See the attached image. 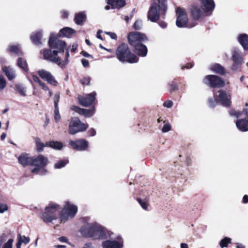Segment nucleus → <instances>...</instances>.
Masks as SVG:
<instances>
[{
	"instance_id": "a878e982",
	"label": "nucleus",
	"mask_w": 248,
	"mask_h": 248,
	"mask_svg": "<svg viewBox=\"0 0 248 248\" xmlns=\"http://www.w3.org/2000/svg\"><path fill=\"white\" fill-rule=\"evenodd\" d=\"M42 34L40 31L35 33H33L31 36V38L33 43L35 45H40L41 44V39Z\"/></svg>"
},
{
	"instance_id": "c03bdc74",
	"label": "nucleus",
	"mask_w": 248,
	"mask_h": 248,
	"mask_svg": "<svg viewBox=\"0 0 248 248\" xmlns=\"http://www.w3.org/2000/svg\"><path fill=\"white\" fill-rule=\"evenodd\" d=\"M171 125L170 124L167 123L162 128V131L163 133H166L169 132L171 130Z\"/></svg>"
},
{
	"instance_id": "b1692460",
	"label": "nucleus",
	"mask_w": 248,
	"mask_h": 248,
	"mask_svg": "<svg viewBox=\"0 0 248 248\" xmlns=\"http://www.w3.org/2000/svg\"><path fill=\"white\" fill-rule=\"evenodd\" d=\"M75 33V31L70 28L65 27L60 31L59 35L61 37L67 38L71 37Z\"/></svg>"
},
{
	"instance_id": "f03ea898",
	"label": "nucleus",
	"mask_w": 248,
	"mask_h": 248,
	"mask_svg": "<svg viewBox=\"0 0 248 248\" xmlns=\"http://www.w3.org/2000/svg\"><path fill=\"white\" fill-rule=\"evenodd\" d=\"M83 237H90L94 239H103L106 238V233L103 228L96 223H87L80 229Z\"/></svg>"
},
{
	"instance_id": "a211bd4d",
	"label": "nucleus",
	"mask_w": 248,
	"mask_h": 248,
	"mask_svg": "<svg viewBox=\"0 0 248 248\" xmlns=\"http://www.w3.org/2000/svg\"><path fill=\"white\" fill-rule=\"evenodd\" d=\"M232 58L233 62L232 69L235 70L237 66L243 63L242 58L240 55V52L237 48H234L232 51Z\"/></svg>"
},
{
	"instance_id": "7ed1b4c3",
	"label": "nucleus",
	"mask_w": 248,
	"mask_h": 248,
	"mask_svg": "<svg viewBox=\"0 0 248 248\" xmlns=\"http://www.w3.org/2000/svg\"><path fill=\"white\" fill-rule=\"evenodd\" d=\"M117 59L121 62L128 63H136L139 58L132 53L127 44H123L119 46L116 50Z\"/></svg>"
},
{
	"instance_id": "bb28decb",
	"label": "nucleus",
	"mask_w": 248,
	"mask_h": 248,
	"mask_svg": "<svg viewBox=\"0 0 248 248\" xmlns=\"http://www.w3.org/2000/svg\"><path fill=\"white\" fill-rule=\"evenodd\" d=\"M2 70L5 74L9 80H11L14 79L16 77L15 70L10 67H3Z\"/></svg>"
},
{
	"instance_id": "338daca9",
	"label": "nucleus",
	"mask_w": 248,
	"mask_h": 248,
	"mask_svg": "<svg viewBox=\"0 0 248 248\" xmlns=\"http://www.w3.org/2000/svg\"><path fill=\"white\" fill-rule=\"evenodd\" d=\"M181 248H188V245L186 243H181Z\"/></svg>"
},
{
	"instance_id": "69168bd1",
	"label": "nucleus",
	"mask_w": 248,
	"mask_h": 248,
	"mask_svg": "<svg viewBox=\"0 0 248 248\" xmlns=\"http://www.w3.org/2000/svg\"><path fill=\"white\" fill-rule=\"evenodd\" d=\"M83 248H92V244L90 243H87L85 244L83 247Z\"/></svg>"
},
{
	"instance_id": "5701e85b",
	"label": "nucleus",
	"mask_w": 248,
	"mask_h": 248,
	"mask_svg": "<svg viewBox=\"0 0 248 248\" xmlns=\"http://www.w3.org/2000/svg\"><path fill=\"white\" fill-rule=\"evenodd\" d=\"M19 163L22 166L31 165L32 157L28 154H21L18 158Z\"/></svg>"
},
{
	"instance_id": "423d86ee",
	"label": "nucleus",
	"mask_w": 248,
	"mask_h": 248,
	"mask_svg": "<svg viewBox=\"0 0 248 248\" xmlns=\"http://www.w3.org/2000/svg\"><path fill=\"white\" fill-rule=\"evenodd\" d=\"M229 113L231 116L236 117L244 116V119L238 120L236 122V125L238 129L241 131H248V110L247 108L244 109L241 112L232 110L230 111Z\"/></svg>"
},
{
	"instance_id": "20e7f679",
	"label": "nucleus",
	"mask_w": 248,
	"mask_h": 248,
	"mask_svg": "<svg viewBox=\"0 0 248 248\" xmlns=\"http://www.w3.org/2000/svg\"><path fill=\"white\" fill-rule=\"evenodd\" d=\"M60 212H61V209L58 205L54 203L50 204L46 207L45 211L42 214V218L46 222H50L58 217Z\"/></svg>"
},
{
	"instance_id": "aec40b11",
	"label": "nucleus",
	"mask_w": 248,
	"mask_h": 248,
	"mask_svg": "<svg viewBox=\"0 0 248 248\" xmlns=\"http://www.w3.org/2000/svg\"><path fill=\"white\" fill-rule=\"evenodd\" d=\"M103 248H122L123 244L122 242L115 240H107L102 243Z\"/></svg>"
},
{
	"instance_id": "8fccbe9b",
	"label": "nucleus",
	"mask_w": 248,
	"mask_h": 248,
	"mask_svg": "<svg viewBox=\"0 0 248 248\" xmlns=\"http://www.w3.org/2000/svg\"><path fill=\"white\" fill-rule=\"evenodd\" d=\"M90 82V78L86 77L81 80V82L83 85H88Z\"/></svg>"
},
{
	"instance_id": "c85d7f7f",
	"label": "nucleus",
	"mask_w": 248,
	"mask_h": 248,
	"mask_svg": "<svg viewBox=\"0 0 248 248\" xmlns=\"http://www.w3.org/2000/svg\"><path fill=\"white\" fill-rule=\"evenodd\" d=\"M210 69L218 74L224 75L225 74V69L224 67L218 63H216L211 65Z\"/></svg>"
},
{
	"instance_id": "bf43d9fd",
	"label": "nucleus",
	"mask_w": 248,
	"mask_h": 248,
	"mask_svg": "<svg viewBox=\"0 0 248 248\" xmlns=\"http://www.w3.org/2000/svg\"><path fill=\"white\" fill-rule=\"evenodd\" d=\"M19 92L22 95H23V96L26 95V91L23 88L19 89Z\"/></svg>"
},
{
	"instance_id": "39448f33",
	"label": "nucleus",
	"mask_w": 248,
	"mask_h": 248,
	"mask_svg": "<svg viewBox=\"0 0 248 248\" xmlns=\"http://www.w3.org/2000/svg\"><path fill=\"white\" fill-rule=\"evenodd\" d=\"M215 99H209V106L214 108L217 104V100H218L223 106H229L231 104V95L225 91L220 90L215 94Z\"/></svg>"
},
{
	"instance_id": "473e14b6",
	"label": "nucleus",
	"mask_w": 248,
	"mask_h": 248,
	"mask_svg": "<svg viewBox=\"0 0 248 248\" xmlns=\"http://www.w3.org/2000/svg\"><path fill=\"white\" fill-rule=\"evenodd\" d=\"M158 9L162 11L163 15H165L167 10L166 0H158Z\"/></svg>"
},
{
	"instance_id": "5fc2aeb1",
	"label": "nucleus",
	"mask_w": 248,
	"mask_h": 248,
	"mask_svg": "<svg viewBox=\"0 0 248 248\" xmlns=\"http://www.w3.org/2000/svg\"><path fill=\"white\" fill-rule=\"evenodd\" d=\"M88 133L91 136H94L96 134V131L94 129L91 128L88 131Z\"/></svg>"
},
{
	"instance_id": "2f4dec72",
	"label": "nucleus",
	"mask_w": 248,
	"mask_h": 248,
	"mask_svg": "<svg viewBox=\"0 0 248 248\" xmlns=\"http://www.w3.org/2000/svg\"><path fill=\"white\" fill-rule=\"evenodd\" d=\"M17 64L18 67L22 68L25 71H28V68L26 61L22 58H19L17 60Z\"/></svg>"
},
{
	"instance_id": "052dcab7",
	"label": "nucleus",
	"mask_w": 248,
	"mask_h": 248,
	"mask_svg": "<svg viewBox=\"0 0 248 248\" xmlns=\"http://www.w3.org/2000/svg\"><path fill=\"white\" fill-rule=\"evenodd\" d=\"M81 54L85 57H90L91 56V55L88 53L84 51H82Z\"/></svg>"
},
{
	"instance_id": "680f3d73",
	"label": "nucleus",
	"mask_w": 248,
	"mask_h": 248,
	"mask_svg": "<svg viewBox=\"0 0 248 248\" xmlns=\"http://www.w3.org/2000/svg\"><path fill=\"white\" fill-rule=\"evenodd\" d=\"M116 0H108V3L112 6L114 5V3Z\"/></svg>"
},
{
	"instance_id": "f704fd0d",
	"label": "nucleus",
	"mask_w": 248,
	"mask_h": 248,
	"mask_svg": "<svg viewBox=\"0 0 248 248\" xmlns=\"http://www.w3.org/2000/svg\"><path fill=\"white\" fill-rule=\"evenodd\" d=\"M68 159H64L57 161L54 165L55 169H60L64 167L68 163Z\"/></svg>"
},
{
	"instance_id": "e2e57ef3",
	"label": "nucleus",
	"mask_w": 248,
	"mask_h": 248,
	"mask_svg": "<svg viewBox=\"0 0 248 248\" xmlns=\"http://www.w3.org/2000/svg\"><path fill=\"white\" fill-rule=\"evenodd\" d=\"M77 47H78V45L77 44H74L72 46L71 51L74 52L77 48Z\"/></svg>"
},
{
	"instance_id": "cd10ccee",
	"label": "nucleus",
	"mask_w": 248,
	"mask_h": 248,
	"mask_svg": "<svg viewBox=\"0 0 248 248\" xmlns=\"http://www.w3.org/2000/svg\"><path fill=\"white\" fill-rule=\"evenodd\" d=\"M17 242L16 243V248H21V246L22 243L26 245L30 242V239L29 237H26L24 235H21L20 234H19L17 236Z\"/></svg>"
},
{
	"instance_id": "6e6552de",
	"label": "nucleus",
	"mask_w": 248,
	"mask_h": 248,
	"mask_svg": "<svg viewBox=\"0 0 248 248\" xmlns=\"http://www.w3.org/2000/svg\"><path fill=\"white\" fill-rule=\"evenodd\" d=\"M176 14L177 16L176 24L179 28H192L197 24V22L193 21L192 22L188 23V18L186 13L184 10L178 8L176 10Z\"/></svg>"
},
{
	"instance_id": "37998d69",
	"label": "nucleus",
	"mask_w": 248,
	"mask_h": 248,
	"mask_svg": "<svg viewBox=\"0 0 248 248\" xmlns=\"http://www.w3.org/2000/svg\"><path fill=\"white\" fill-rule=\"evenodd\" d=\"M59 99H60V93H57L55 94L54 97V102L55 108H58V102L59 101Z\"/></svg>"
},
{
	"instance_id": "c9c22d12",
	"label": "nucleus",
	"mask_w": 248,
	"mask_h": 248,
	"mask_svg": "<svg viewBox=\"0 0 248 248\" xmlns=\"http://www.w3.org/2000/svg\"><path fill=\"white\" fill-rule=\"evenodd\" d=\"M8 50L17 55H20L22 53L19 46H10L9 47Z\"/></svg>"
},
{
	"instance_id": "4d7b16f0",
	"label": "nucleus",
	"mask_w": 248,
	"mask_h": 248,
	"mask_svg": "<svg viewBox=\"0 0 248 248\" xmlns=\"http://www.w3.org/2000/svg\"><path fill=\"white\" fill-rule=\"evenodd\" d=\"M159 25L162 28H165L167 27V24L163 21L159 22Z\"/></svg>"
},
{
	"instance_id": "58836bf2",
	"label": "nucleus",
	"mask_w": 248,
	"mask_h": 248,
	"mask_svg": "<svg viewBox=\"0 0 248 248\" xmlns=\"http://www.w3.org/2000/svg\"><path fill=\"white\" fill-rule=\"evenodd\" d=\"M39 86L41 87L42 89L44 91H48L49 92V96H51L52 95V92L50 91L48 89V87L46 85V83L43 82L42 81L39 84Z\"/></svg>"
},
{
	"instance_id": "4c0bfd02",
	"label": "nucleus",
	"mask_w": 248,
	"mask_h": 248,
	"mask_svg": "<svg viewBox=\"0 0 248 248\" xmlns=\"http://www.w3.org/2000/svg\"><path fill=\"white\" fill-rule=\"evenodd\" d=\"M125 1L124 0H116L114 5L112 6V8H116L118 9L121 8L125 5Z\"/></svg>"
},
{
	"instance_id": "9b49d317",
	"label": "nucleus",
	"mask_w": 248,
	"mask_h": 248,
	"mask_svg": "<svg viewBox=\"0 0 248 248\" xmlns=\"http://www.w3.org/2000/svg\"><path fill=\"white\" fill-rule=\"evenodd\" d=\"M88 124L82 123L78 118H71L69 125V133L74 135L78 132L85 131L88 127Z\"/></svg>"
},
{
	"instance_id": "1a4fd4ad",
	"label": "nucleus",
	"mask_w": 248,
	"mask_h": 248,
	"mask_svg": "<svg viewBox=\"0 0 248 248\" xmlns=\"http://www.w3.org/2000/svg\"><path fill=\"white\" fill-rule=\"evenodd\" d=\"M44 59L49 62L58 64L61 67H63L67 64V62H61V58L58 56V51H52L49 49H46L41 51Z\"/></svg>"
},
{
	"instance_id": "864d4df0",
	"label": "nucleus",
	"mask_w": 248,
	"mask_h": 248,
	"mask_svg": "<svg viewBox=\"0 0 248 248\" xmlns=\"http://www.w3.org/2000/svg\"><path fill=\"white\" fill-rule=\"evenodd\" d=\"M107 34H108L110 37L113 39H116L117 38V35L113 32H106Z\"/></svg>"
},
{
	"instance_id": "3c124183",
	"label": "nucleus",
	"mask_w": 248,
	"mask_h": 248,
	"mask_svg": "<svg viewBox=\"0 0 248 248\" xmlns=\"http://www.w3.org/2000/svg\"><path fill=\"white\" fill-rule=\"evenodd\" d=\"M32 78H33V80H34V81L35 82L37 83L38 84H40L42 82V81L40 79V78L37 76H36L35 75L32 76Z\"/></svg>"
},
{
	"instance_id": "6e6d98bb",
	"label": "nucleus",
	"mask_w": 248,
	"mask_h": 248,
	"mask_svg": "<svg viewBox=\"0 0 248 248\" xmlns=\"http://www.w3.org/2000/svg\"><path fill=\"white\" fill-rule=\"evenodd\" d=\"M59 240L61 242L67 243V242H68V239H67L66 237H65L64 236H62V237H59Z\"/></svg>"
},
{
	"instance_id": "4468645a",
	"label": "nucleus",
	"mask_w": 248,
	"mask_h": 248,
	"mask_svg": "<svg viewBox=\"0 0 248 248\" xmlns=\"http://www.w3.org/2000/svg\"><path fill=\"white\" fill-rule=\"evenodd\" d=\"M38 74L41 78L48 83L54 86L58 85V82L50 72L42 69L38 71Z\"/></svg>"
},
{
	"instance_id": "393cba45",
	"label": "nucleus",
	"mask_w": 248,
	"mask_h": 248,
	"mask_svg": "<svg viewBox=\"0 0 248 248\" xmlns=\"http://www.w3.org/2000/svg\"><path fill=\"white\" fill-rule=\"evenodd\" d=\"M238 40L245 50H248V35L246 34L239 35Z\"/></svg>"
},
{
	"instance_id": "e433bc0d",
	"label": "nucleus",
	"mask_w": 248,
	"mask_h": 248,
	"mask_svg": "<svg viewBox=\"0 0 248 248\" xmlns=\"http://www.w3.org/2000/svg\"><path fill=\"white\" fill-rule=\"evenodd\" d=\"M231 243V239L228 237H225L222 239L219 245L221 248L227 247L228 244Z\"/></svg>"
},
{
	"instance_id": "de8ad7c7",
	"label": "nucleus",
	"mask_w": 248,
	"mask_h": 248,
	"mask_svg": "<svg viewBox=\"0 0 248 248\" xmlns=\"http://www.w3.org/2000/svg\"><path fill=\"white\" fill-rule=\"evenodd\" d=\"M8 208L6 204L0 203V213H3L8 210Z\"/></svg>"
},
{
	"instance_id": "dca6fc26",
	"label": "nucleus",
	"mask_w": 248,
	"mask_h": 248,
	"mask_svg": "<svg viewBox=\"0 0 248 248\" xmlns=\"http://www.w3.org/2000/svg\"><path fill=\"white\" fill-rule=\"evenodd\" d=\"M69 144L74 150L84 151L88 147V142L85 140L81 139L74 141L71 140L69 142Z\"/></svg>"
},
{
	"instance_id": "603ef678",
	"label": "nucleus",
	"mask_w": 248,
	"mask_h": 248,
	"mask_svg": "<svg viewBox=\"0 0 248 248\" xmlns=\"http://www.w3.org/2000/svg\"><path fill=\"white\" fill-rule=\"evenodd\" d=\"M82 64L83 66L85 67H88L89 66V61L86 59H82L81 60Z\"/></svg>"
},
{
	"instance_id": "a19ab883",
	"label": "nucleus",
	"mask_w": 248,
	"mask_h": 248,
	"mask_svg": "<svg viewBox=\"0 0 248 248\" xmlns=\"http://www.w3.org/2000/svg\"><path fill=\"white\" fill-rule=\"evenodd\" d=\"M6 82L3 76L0 75V91L2 90L6 86Z\"/></svg>"
},
{
	"instance_id": "0eeeda50",
	"label": "nucleus",
	"mask_w": 248,
	"mask_h": 248,
	"mask_svg": "<svg viewBox=\"0 0 248 248\" xmlns=\"http://www.w3.org/2000/svg\"><path fill=\"white\" fill-rule=\"evenodd\" d=\"M78 211L76 205L67 202L60 214L61 222H65L69 219L75 217Z\"/></svg>"
},
{
	"instance_id": "774afa93",
	"label": "nucleus",
	"mask_w": 248,
	"mask_h": 248,
	"mask_svg": "<svg viewBox=\"0 0 248 248\" xmlns=\"http://www.w3.org/2000/svg\"><path fill=\"white\" fill-rule=\"evenodd\" d=\"M236 245H237V248H245V246L241 244L237 243Z\"/></svg>"
},
{
	"instance_id": "7c9ffc66",
	"label": "nucleus",
	"mask_w": 248,
	"mask_h": 248,
	"mask_svg": "<svg viewBox=\"0 0 248 248\" xmlns=\"http://www.w3.org/2000/svg\"><path fill=\"white\" fill-rule=\"evenodd\" d=\"M46 146L51 147L54 149L61 150L63 147V144L61 142L51 141L46 143Z\"/></svg>"
},
{
	"instance_id": "2eb2a0df",
	"label": "nucleus",
	"mask_w": 248,
	"mask_h": 248,
	"mask_svg": "<svg viewBox=\"0 0 248 248\" xmlns=\"http://www.w3.org/2000/svg\"><path fill=\"white\" fill-rule=\"evenodd\" d=\"M95 95L96 93L93 92L84 96L80 95L78 96V99L81 105L84 107H88L90 106L94 101Z\"/></svg>"
},
{
	"instance_id": "0e129e2a",
	"label": "nucleus",
	"mask_w": 248,
	"mask_h": 248,
	"mask_svg": "<svg viewBox=\"0 0 248 248\" xmlns=\"http://www.w3.org/2000/svg\"><path fill=\"white\" fill-rule=\"evenodd\" d=\"M243 202L244 203L248 202V196L247 195L244 196L243 198Z\"/></svg>"
},
{
	"instance_id": "09e8293b",
	"label": "nucleus",
	"mask_w": 248,
	"mask_h": 248,
	"mask_svg": "<svg viewBox=\"0 0 248 248\" xmlns=\"http://www.w3.org/2000/svg\"><path fill=\"white\" fill-rule=\"evenodd\" d=\"M173 105V102L170 100H167L163 103V106L167 108H171Z\"/></svg>"
},
{
	"instance_id": "ea45409f",
	"label": "nucleus",
	"mask_w": 248,
	"mask_h": 248,
	"mask_svg": "<svg viewBox=\"0 0 248 248\" xmlns=\"http://www.w3.org/2000/svg\"><path fill=\"white\" fill-rule=\"evenodd\" d=\"M138 201L143 209L145 210L148 209V204L146 201H143L141 199H138Z\"/></svg>"
},
{
	"instance_id": "72a5a7b5",
	"label": "nucleus",
	"mask_w": 248,
	"mask_h": 248,
	"mask_svg": "<svg viewBox=\"0 0 248 248\" xmlns=\"http://www.w3.org/2000/svg\"><path fill=\"white\" fill-rule=\"evenodd\" d=\"M35 143L37 147V151L41 152L43 151L44 148L46 146V144H44L39 138H36L35 140Z\"/></svg>"
},
{
	"instance_id": "6ab92c4d",
	"label": "nucleus",
	"mask_w": 248,
	"mask_h": 248,
	"mask_svg": "<svg viewBox=\"0 0 248 248\" xmlns=\"http://www.w3.org/2000/svg\"><path fill=\"white\" fill-rule=\"evenodd\" d=\"M190 12L191 15L194 19L193 21L196 22V20L202 17L204 14V12L197 5H193L191 8Z\"/></svg>"
},
{
	"instance_id": "c756f323",
	"label": "nucleus",
	"mask_w": 248,
	"mask_h": 248,
	"mask_svg": "<svg viewBox=\"0 0 248 248\" xmlns=\"http://www.w3.org/2000/svg\"><path fill=\"white\" fill-rule=\"evenodd\" d=\"M86 15L84 12H80L76 14L75 21L78 25H81L85 21Z\"/></svg>"
},
{
	"instance_id": "f8f14e48",
	"label": "nucleus",
	"mask_w": 248,
	"mask_h": 248,
	"mask_svg": "<svg viewBox=\"0 0 248 248\" xmlns=\"http://www.w3.org/2000/svg\"><path fill=\"white\" fill-rule=\"evenodd\" d=\"M203 81L205 84L212 88L222 87L225 85L224 80L216 75L206 76Z\"/></svg>"
},
{
	"instance_id": "13d9d810",
	"label": "nucleus",
	"mask_w": 248,
	"mask_h": 248,
	"mask_svg": "<svg viewBox=\"0 0 248 248\" xmlns=\"http://www.w3.org/2000/svg\"><path fill=\"white\" fill-rule=\"evenodd\" d=\"M101 32H102V31L101 30H99L97 31V34H96V37L97 38L100 39V40H103V38H102L101 35H100V33Z\"/></svg>"
},
{
	"instance_id": "49530a36",
	"label": "nucleus",
	"mask_w": 248,
	"mask_h": 248,
	"mask_svg": "<svg viewBox=\"0 0 248 248\" xmlns=\"http://www.w3.org/2000/svg\"><path fill=\"white\" fill-rule=\"evenodd\" d=\"M142 26V22L141 20H137L134 25V28L135 30H140Z\"/></svg>"
},
{
	"instance_id": "a18cd8bd",
	"label": "nucleus",
	"mask_w": 248,
	"mask_h": 248,
	"mask_svg": "<svg viewBox=\"0 0 248 248\" xmlns=\"http://www.w3.org/2000/svg\"><path fill=\"white\" fill-rule=\"evenodd\" d=\"M13 241V239H9L8 241L4 244L2 248H12Z\"/></svg>"
},
{
	"instance_id": "4be33fe9",
	"label": "nucleus",
	"mask_w": 248,
	"mask_h": 248,
	"mask_svg": "<svg viewBox=\"0 0 248 248\" xmlns=\"http://www.w3.org/2000/svg\"><path fill=\"white\" fill-rule=\"evenodd\" d=\"M203 10L204 12H212L215 8V3L213 0H201Z\"/></svg>"
},
{
	"instance_id": "ddd939ff",
	"label": "nucleus",
	"mask_w": 248,
	"mask_h": 248,
	"mask_svg": "<svg viewBox=\"0 0 248 248\" xmlns=\"http://www.w3.org/2000/svg\"><path fill=\"white\" fill-rule=\"evenodd\" d=\"M48 45L50 48L57 49L58 53L63 52L66 46L64 42L57 38H54L53 34H51L49 37Z\"/></svg>"
},
{
	"instance_id": "f3484780",
	"label": "nucleus",
	"mask_w": 248,
	"mask_h": 248,
	"mask_svg": "<svg viewBox=\"0 0 248 248\" xmlns=\"http://www.w3.org/2000/svg\"><path fill=\"white\" fill-rule=\"evenodd\" d=\"M157 3H154L150 7L148 12V18L153 22L157 21L159 18V10H157Z\"/></svg>"
},
{
	"instance_id": "9d476101",
	"label": "nucleus",
	"mask_w": 248,
	"mask_h": 248,
	"mask_svg": "<svg viewBox=\"0 0 248 248\" xmlns=\"http://www.w3.org/2000/svg\"><path fill=\"white\" fill-rule=\"evenodd\" d=\"M48 162L47 158L42 155L32 157L31 165L36 167L32 170V172L34 174H40L43 170L42 169L46 166Z\"/></svg>"
},
{
	"instance_id": "f257e3e1",
	"label": "nucleus",
	"mask_w": 248,
	"mask_h": 248,
	"mask_svg": "<svg viewBox=\"0 0 248 248\" xmlns=\"http://www.w3.org/2000/svg\"><path fill=\"white\" fill-rule=\"evenodd\" d=\"M128 42L135 49V52L138 55L145 57L147 55L148 49L143 44L148 41L146 36L138 31L131 32L128 36Z\"/></svg>"
},
{
	"instance_id": "412c9836",
	"label": "nucleus",
	"mask_w": 248,
	"mask_h": 248,
	"mask_svg": "<svg viewBox=\"0 0 248 248\" xmlns=\"http://www.w3.org/2000/svg\"><path fill=\"white\" fill-rule=\"evenodd\" d=\"M71 109L75 112L80 114H83L86 117H91L94 113L93 109H87L80 108L78 107L73 106Z\"/></svg>"
},
{
	"instance_id": "79ce46f5",
	"label": "nucleus",
	"mask_w": 248,
	"mask_h": 248,
	"mask_svg": "<svg viewBox=\"0 0 248 248\" xmlns=\"http://www.w3.org/2000/svg\"><path fill=\"white\" fill-rule=\"evenodd\" d=\"M54 117L56 122H58L61 120V116L59 114L58 108H55L54 109Z\"/></svg>"
}]
</instances>
